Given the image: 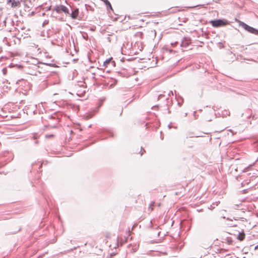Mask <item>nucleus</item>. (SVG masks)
<instances>
[{
    "label": "nucleus",
    "mask_w": 258,
    "mask_h": 258,
    "mask_svg": "<svg viewBox=\"0 0 258 258\" xmlns=\"http://www.w3.org/2000/svg\"><path fill=\"white\" fill-rule=\"evenodd\" d=\"M143 152H142V153H141V155H143Z\"/></svg>",
    "instance_id": "obj_17"
},
{
    "label": "nucleus",
    "mask_w": 258,
    "mask_h": 258,
    "mask_svg": "<svg viewBox=\"0 0 258 258\" xmlns=\"http://www.w3.org/2000/svg\"><path fill=\"white\" fill-rule=\"evenodd\" d=\"M101 1L104 3V4L107 6V8H109V9L113 10L112 6H111L110 2L108 0H101Z\"/></svg>",
    "instance_id": "obj_8"
},
{
    "label": "nucleus",
    "mask_w": 258,
    "mask_h": 258,
    "mask_svg": "<svg viewBox=\"0 0 258 258\" xmlns=\"http://www.w3.org/2000/svg\"><path fill=\"white\" fill-rule=\"evenodd\" d=\"M170 93H171L172 95H173V92L172 91H171L169 93V95L170 96Z\"/></svg>",
    "instance_id": "obj_13"
},
{
    "label": "nucleus",
    "mask_w": 258,
    "mask_h": 258,
    "mask_svg": "<svg viewBox=\"0 0 258 258\" xmlns=\"http://www.w3.org/2000/svg\"><path fill=\"white\" fill-rule=\"evenodd\" d=\"M11 4V7L13 8H15L17 7H20V3L19 1H15V0H7V4Z\"/></svg>",
    "instance_id": "obj_6"
},
{
    "label": "nucleus",
    "mask_w": 258,
    "mask_h": 258,
    "mask_svg": "<svg viewBox=\"0 0 258 258\" xmlns=\"http://www.w3.org/2000/svg\"><path fill=\"white\" fill-rule=\"evenodd\" d=\"M258 248V246H255V249Z\"/></svg>",
    "instance_id": "obj_16"
},
{
    "label": "nucleus",
    "mask_w": 258,
    "mask_h": 258,
    "mask_svg": "<svg viewBox=\"0 0 258 258\" xmlns=\"http://www.w3.org/2000/svg\"><path fill=\"white\" fill-rule=\"evenodd\" d=\"M117 241H118V242H119L120 243H121V245H122V244H123V242H121L120 241V238L118 237V238H117Z\"/></svg>",
    "instance_id": "obj_12"
},
{
    "label": "nucleus",
    "mask_w": 258,
    "mask_h": 258,
    "mask_svg": "<svg viewBox=\"0 0 258 258\" xmlns=\"http://www.w3.org/2000/svg\"><path fill=\"white\" fill-rule=\"evenodd\" d=\"M245 238V234L242 233H239L237 236V239L240 241L243 240Z\"/></svg>",
    "instance_id": "obj_9"
},
{
    "label": "nucleus",
    "mask_w": 258,
    "mask_h": 258,
    "mask_svg": "<svg viewBox=\"0 0 258 258\" xmlns=\"http://www.w3.org/2000/svg\"><path fill=\"white\" fill-rule=\"evenodd\" d=\"M190 43V40L188 38H184L182 40L180 46L183 48H186Z\"/></svg>",
    "instance_id": "obj_5"
},
{
    "label": "nucleus",
    "mask_w": 258,
    "mask_h": 258,
    "mask_svg": "<svg viewBox=\"0 0 258 258\" xmlns=\"http://www.w3.org/2000/svg\"><path fill=\"white\" fill-rule=\"evenodd\" d=\"M39 69V66L37 65H33L31 67H29V72H28V73L31 75L37 76L38 74L40 73V71L38 70Z\"/></svg>",
    "instance_id": "obj_4"
},
{
    "label": "nucleus",
    "mask_w": 258,
    "mask_h": 258,
    "mask_svg": "<svg viewBox=\"0 0 258 258\" xmlns=\"http://www.w3.org/2000/svg\"><path fill=\"white\" fill-rule=\"evenodd\" d=\"M258 248V246H255V249Z\"/></svg>",
    "instance_id": "obj_15"
},
{
    "label": "nucleus",
    "mask_w": 258,
    "mask_h": 258,
    "mask_svg": "<svg viewBox=\"0 0 258 258\" xmlns=\"http://www.w3.org/2000/svg\"><path fill=\"white\" fill-rule=\"evenodd\" d=\"M53 11H56L57 13L63 12L66 14H69L68 9L63 5L55 6L53 8Z\"/></svg>",
    "instance_id": "obj_3"
},
{
    "label": "nucleus",
    "mask_w": 258,
    "mask_h": 258,
    "mask_svg": "<svg viewBox=\"0 0 258 258\" xmlns=\"http://www.w3.org/2000/svg\"><path fill=\"white\" fill-rule=\"evenodd\" d=\"M227 220H229L230 219H229V218H227Z\"/></svg>",
    "instance_id": "obj_18"
},
{
    "label": "nucleus",
    "mask_w": 258,
    "mask_h": 258,
    "mask_svg": "<svg viewBox=\"0 0 258 258\" xmlns=\"http://www.w3.org/2000/svg\"><path fill=\"white\" fill-rule=\"evenodd\" d=\"M239 24H240V26H241L243 29H244L247 31H248L251 33L254 34H256V35L258 34V30H256V29H255L253 27H251L248 26L245 23L240 22Z\"/></svg>",
    "instance_id": "obj_1"
},
{
    "label": "nucleus",
    "mask_w": 258,
    "mask_h": 258,
    "mask_svg": "<svg viewBox=\"0 0 258 258\" xmlns=\"http://www.w3.org/2000/svg\"><path fill=\"white\" fill-rule=\"evenodd\" d=\"M212 25L214 27H219L221 26H225L228 24L227 21L225 20H215L211 22Z\"/></svg>",
    "instance_id": "obj_2"
},
{
    "label": "nucleus",
    "mask_w": 258,
    "mask_h": 258,
    "mask_svg": "<svg viewBox=\"0 0 258 258\" xmlns=\"http://www.w3.org/2000/svg\"><path fill=\"white\" fill-rule=\"evenodd\" d=\"M162 96V95H160L159 96V97H161Z\"/></svg>",
    "instance_id": "obj_14"
},
{
    "label": "nucleus",
    "mask_w": 258,
    "mask_h": 258,
    "mask_svg": "<svg viewBox=\"0 0 258 258\" xmlns=\"http://www.w3.org/2000/svg\"><path fill=\"white\" fill-rule=\"evenodd\" d=\"M111 62V59H106L104 62V66L106 67L108 66V65Z\"/></svg>",
    "instance_id": "obj_10"
},
{
    "label": "nucleus",
    "mask_w": 258,
    "mask_h": 258,
    "mask_svg": "<svg viewBox=\"0 0 258 258\" xmlns=\"http://www.w3.org/2000/svg\"><path fill=\"white\" fill-rule=\"evenodd\" d=\"M79 9L76 8L74 11H73L72 14H71V17L73 19H77L78 14H79Z\"/></svg>",
    "instance_id": "obj_7"
},
{
    "label": "nucleus",
    "mask_w": 258,
    "mask_h": 258,
    "mask_svg": "<svg viewBox=\"0 0 258 258\" xmlns=\"http://www.w3.org/2000/svg\"><path fill=\"white\" fill-rule=\"evenodd\" d=\"M153 205L154 204H151L149 207V210H150L151 211H152L153 210Z\"/></svg>",
    "instance_id": "obj_11"
}]
</instances>
